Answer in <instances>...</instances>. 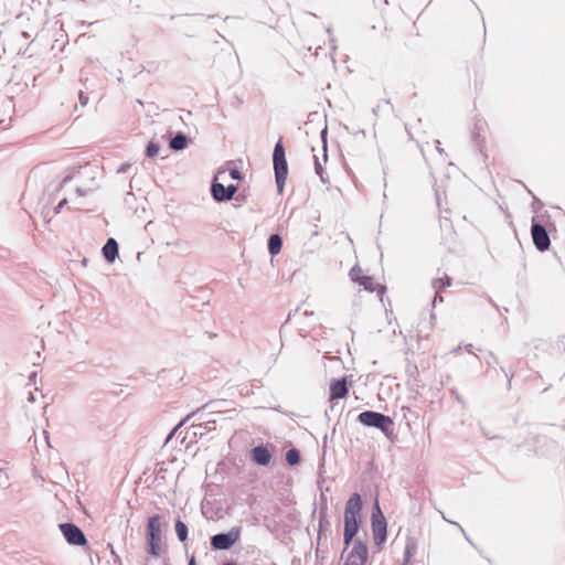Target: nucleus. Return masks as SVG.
<instances>
[{
    "label": "nucleus",
    "instance_id": "f257e3e1",
    "mask_svg": "<svg viewBox=\"0 0 565 565\" xmlns=\"http://www.w3.org/2000/svg\"><path fill=\"white\" fill-rule=\"evenodd\" d=\"M97 166L86 163L83 167L72 168L63 178L61 188H64L70 181L75 180V193L77 196H84L93 192L96 188Z\"/></svg>",
    "mask_w": 565,
    "mask_h": 565
},
{
    "label": "nucleus",
    "instance_id": "f03ea898",
    "mask_svg": "<svg viewBox=\"0 0 565 565\" xmlns=\"http://www.w3.org/2000/svg\"><path fill=\"white\" fill-rule=\"evenodd\" d=\"M362 510V499L359 493H353L345 503L344 509V533L343 542L347 547L353 542V537L358 533V516Z\"/></svg>",
    "mask_w": 565,
    "mask_h": 565
},
{
    "label": "nucleus",
    "instance_id": "7ed1b4c3",
    "mask_svg": "<svg viewBox=\"0 0 565 565\" xmlns=\"http://www.w3.org/2000/svg\"><path fill=\"white\" fill-rule=\"evenodd\" d=\"M358 419L365 426L379 428L385 436L393 433V419L382 413L365 411L359 414Z\"/></svg>",
    "mask_w": 565,
    "mask_h": 565
},
{
    "label": "nucleus",
    "instance_id": "20e7f679",
    "mask_svg": "<svg viewBox=\"0 0 565 565\" xmlns=\"http://www.w3.org/2000/svg\"><path fill=\"white\" fill-rule=\"evenodd\" d=\"M273 161L277 189L278 192L281 193L288 174V164L285 156V148L282 146L281 140H279L275 145Z\"/></svg>",
    "mask_w": 565,
    "mask_h": 565
},
{
    "label": "nucleus",
    "instance_id": "39448f33",
    "mask_svg": "<svg viewBox=\"0 0 565 565\" xmlns=\"http://www.w3.org/2000/svg\"><path fill=\"white\" fill-rule=\"evenodd\" d=\"M161 520L159 515H152L147 524V552L152 556L160 555Z\"/></svg>",
    "mask_w": 565,
    "mask_h": 565
},
{
    "label": "nucleus",
    "instance_id": "423d86ee",
    "mask_svg": "<svg viewBox=\"0 0 565 565\" xmlns=\"http://www.w3.org/2000/svg\"><path fill=\"white\" fill-rule=\"evenodd\" d=\"M349 547H344L341 557L344 559V565H364L369 557V552L366 545L356 540L352 544V548L348 551Z\"/></svg>",
    "mask_w": 565,
    "mask_h": 565
},
{
    "label": "nucleus",
    "instance_id": "0eeeda50",
    "mask_svg": "<svg viewBox=\"0 0 565 565\" xmlns=\"http://www.w3.org/2000/svg\"><path fill=\"white\" fill-rule=\"evenodd\" d=\"M241 539V527L234 526L226 533H218L211 537V545L214 550H230Z\"/></svg>",
    "mask_w": 565,
    "mask_h": 565
},
{
    "label": "nucleus",
    "instance_id": "6e6552de",
    "mask_svg": "<svg viewBox=\"0 0 565 565\" xmlns=\"http://www.w3.org/2000/svg\"><path fill=\"white\" fill-rule=\"evenodd\" d=\"M372 531L375 544L381 545L386 540V520L377 501L372 512Z\"/></svg>",
    "mask_w": 565,
    "mask_h": 565
},
{
    "label": "nucleus",
    "instance_id": "1a4fd4ad",
    "mask_svg": "<svg viewBox=\"0 0 565 565\" xmlns=\"http://www.w3.org/2000/svg\"><path fill=\"white\" fill-rule=\"evenodd\" d=\"M60 530L68 544L83 546L87 542L83 531L73 523H62Z\"/></svg>",
    "mask_w": 565,
    "mask_h": 565
},
{
    "label": "nucleus",
    "instance_id": "9d476101",
    "mask_svg": "<svg viewBox=\"0 0 565 565\" xmlns=\"http://www.w3.org/2000/svg\"><path fill=\"white\" fill-rule=\"evenodd\" d=\"M531 234L533 244L540 252L548 249L551 241L547 231L542 224L536 223L534 218L532 221Z\"/></svg>",
    "mask_w": 565,
    "mask_h": 565
},
{
    "label": "nucleus",
    "instance_id": "9b49d317",
    "mask_svg": "<svg viewBox=\"0 0 565 565\" xmlns=\"http://www.w3.org/2000/svg\"><path fill=\"white\" fill-rule=\"evenodd\" d=\"M349 388L347 385V380L339 379V380H332L330 383V401L333 402L334 399L343 398L348 395Z\"/></svg>",
    "mask_w": 565,
    "mask_h": 565
},
{
    "label": "nucleus",
    "instance_id": "f8f14e48",
    "mask_svg": "<svg viewBox=\"0 0 565 565\" xmlns=\"http://www.w3.org/2000/svg\"><path fill=\"white\" fill-rule=\"evenodd\" d=\"M252 459L259 466H267L273 456L271 452L265 446H256L250 451Z\"/></svg>",
    "mask_w": 565,
    "mask_h": 565
},
{
    "label": "nucleus",
    "instance_id": "ddd939ff",
    "mask_svg": "<svg viewBox=\"0 0 565 565\" xmlns=\"http://www.w3.org/2000/svg\"><path fill=\"white\" fill-rule=\"evenodd\" d=\"M103 255L109 263H113L118 255V244L115 238H108L103 247Z\"/></svg>",
    "mask_w": 565,
    "mask_h": 565
},
{
    "label": "nucleus",
    "instance_id": "4468645a",
    "mask_svg": "<svg viewBox=\"0 0 565 565\" xmlns=\"http://www.w3.org/2000/svg\"><path fill=\"white\" fill-rule=\"evenodd\" d=\"M211 194L216 202L227 201L225 186L216 180L211 185Z\"/></svg>",
    "mask_w": 565,
    "mask_h": 565
},
{
    "label": "nucleus",
    "instance_id": "2eb2a0df",
    "mask_svg": "<svg viewBox=\"0 0 565 565\" xmlns=\"http://www.w3.org/2000/svg\"><path fill=\"white\" fill-rule=\"evenodd\" d=\"M282 246V239L278 234H273L268 238V252L271 256L280 253Z\"/></svg>",
    "mask_w": 565,
    "mask_h": 565
},
{
    "label": "nucleus",
    "instance_id": "dca6fc26",
    "mask_svg": "<svg viewBox=\"0 0 565 565\" xmlns=\"http://www.w3.org/2000/svg\"><path fill=\"white\" fill-rule=\"evenodd\" d=\"M169 146L175 151L183 150L188 146V137L182 132H178L171 138Z\"/></svg>",
    "mask_w": 565,
    "mask_h": 565
},
{
    "label": "nucleus",
    "instance_id": "f3484780",
    "mask_svg": "<svg viewBox=\"0 0 565 565\" xmlns=\"http://www.w3.org/2000/svg\"><path fill=\"white\" fill-rule=\"evenodd\" d=\"M359 285L363 286V288L365 290L371 291V292H373L377 289L381 292H383V290H384V287L379 285L377 282H375L374 278L371 276H364Z\"/></svg>",
    "mask_w": 565,
    "mask_h": 565
},
{
    "label": "nucleus",
    "instance_id": "a211bd4d",
    "mask_svg": "<svg viewBox=\"0 0 565 565\" xmlns=\"http://www.w3.org/2000/svg\"><path fill=\"white\" fill-rule=\"evenodd\" d=\"M451 285V278L448 275H444V277H438L433 280V288L437 294H440L446 287Z\"/></svg>",
    "mask_w": 565,
    "mask_h": 565
},
{
    "label": "nucleus",
    "instance_id": "6ab92c4d",
    "mask_svg": "<svg viewBox=\"0 0 565 565\" xmlns=\"http://www.w3.org/2000/svg\"><path fill=\"white\" fill-rule=\"evenodd\" d=\"M174 529H175V533H177L178 539L181 542H185L186 539H188V526H186V524L184 522H182L181 520H178L175 522Z\"/></svg>",
    "mask_w": 565,
    "mask_h": 565
},
{
    "label": "nucleus",
    "instance_id": "aec40b11",
    "mask_svg": "<svg viewBox=\"0 0 565 565\" xmlns=\"http://www.w3.org/2000/svg\"><path fill=\"white\" fill-rule=\"evenodd\" d=\"M286 460L290 466L298 465L300 461V454L297 449L292 448L286 452Z\"/></svg>",
    "mask_w": 565,
    "mask_h": 565
},
{
    "label": "nucleus",
    "instance_id": "412c9836",
    "mask_svg": "<svg viewBox=\"0 0 565 565\" xmlns=\"http://www.w3.org/2000/svg\"><path fill=\"white\" fill-rule=\"evenodd\" d=\"M160 147L156 142H149L146 148V154L149 158H154L159 153Z\"/></svg>",
    "mask_w": 565,
    "mask_h": 565
},
{
    "label": "nucleus",
    "instance_id": "4be33fe9",
    "mask_svg": "<svg viewBox=\"0 0 565 565\" xmlns=\"http://www.w3.org/2000/svg\"><path fill=\"white\" fill-rule=\"evenodd\" d=\"M349 275H350V278H351L354 282H358V284H360V282H361V280H362V278L364 277V276L362 275V270H361V268H360V267H358V266H354L353 268H351V270H350Z\"/></svg>",
    "mask_w": 565,
    "mask_h": 565
},
{
    "label": "nucleus",
    "instance_id": "5701e85b",
    "mask_svg": "<svg viewBox=\"0 0 565 565\" xmlns=\"http://www.w3.org/2000/svg\"><path fill=\"white\" fill-rule=\"evenodd\" d=\"M315 170H316V173L319 175L320 180L323 183L327 182V180L323 177L322 164H321V162H320V160H319V158L317 156H315Z\"/></svg>",
    "mask_w": 565,
    "mask_h": 565
},
{
    "label": "nucleus",
    "instance_id": "b1692460",
    "mask_svg": "<svg viewBox=\"0 0 565 565\" xmlns=\"http://www.w3.org/2000/svg\"><path fill=\"white\" fill-rule=\"evenodd\" d=\"M225 190H226V195H227V201L231 200L234 194L237 192V185L235 184H230L227 186H225Z\"/></svg>",
    "mask_w": 565,
    "mask_h": 565
},
{
    "label": "nucleus",
    "instance_id": "393cba45",
    "mask_svg": "<svg viewBox=\"0 0 565 565\" xmlns=\"http://www.w3.org/2000/svg\"><path fill=\"white\" fill-rule=\"evenodd\" d=\"M230 177L233 180H239L242 178L241 172L237 169H232L230 171Z\"/></svg>",
    "mask_w": 565,
    "mask_h": 565
},
{
    "label": "nucleus",
    "instance_id": "a878e982",
    "mask_svg": "<svg viewBox=\"0 0 565 565\" xmlns=\"http://www.w3.org/2000/svg\"><path fill=\"white\" fill-rule=\"evenodd\" d=\"M412 550H414V546H411V544H407L406 545V550H405V559L407 561L411 555H412Z\"/></svg>",
    "mask_w": 565,
    "mask_h": 565
},
{
    "label": "nucleus",
    "instance_id": "bb28decb",
    "mask_svg": "<svg viewBox=\"0 0 565 565\" xmlns=\"http://www.w3.org/2000/svg\"><path fill=\"white\" fill-rule=\"evenodd\" d=\"M443 297L440 296V294H437L435 295L434 297V300H433V305L436 306V303L439 301V302H443Z\"/></svg>",
    "mask_w": 565,
    "mask_h": 565
},
{
    "label": "nucleus",
    "instance_id": "cd10ccee",
    "mask_svg": "<svg viewBox=\"0 0 565 565\" xmlns=\"http://www.w3.org/2000/svg\"><path fill=\"white\" fill-rule=\"evenodd\" d=\"M79 100H81L82 105H86L88 102V98L86 96H84L83 92H81V94H79Z\"/></svg>",
    "mask_w": 565,
    "mask_h": 565
},
{
    "label": "nucleus",
    "instance_id": "c85d7f7f",
    "mask_svg": "<svg viewBox=\"0 0 565 565\" xmlns=\"http://www.w3.org/2000/svg\"><path fill=\"white\" fill-rule=\"evenodd\" d=\"M66 202H67V199H66V198H64V199L58 203V205H57V207H56L57 212L60 211V209H61L62 206H64V204H65Z\"/></svg>",
    "mask_w": 565,
    "mask_h": 565
},
{
    "label": "nucleus",
    "instance_id": "c756f323",
    "mask_svg": "<svg viewBox=\"0 0 565 565\" xmlns=\"http://www.w3.org/2000/svg\"><path fill=\"white\" fill-rule=\"evenodd\" d=\"M8 480H9V477H8V475H6L4 480L0 481V484L3 487H8Z\"/></svg>",
    "mask_w": 565,
    "mask_h": 565
},
{
    "label": "nucleus",
    "instance_id": "7c9ffc66",
    "mask_svg": "<svg viewBox=\"0 0 565 565\" xmlns=\"http://www.w3.org/2000/svg\"><path fill=\"white\" fill-rule=\"evenodd\" d=\"M327 145L326 142L323 143V161H327Z\"/></svg>",
    "mask_w": 565,
    "mask_h": 565
},
{
    "label": "nucleus",
    "instance_id": "2f4dec72",
    "mask_svg": "<svg viewBox=\"0 0 565 565\" xmlns=\"http://www.w3.org/2000/svg\"><path fill=\"white\" fill-rule=\"evenodd\" d=\"M129 167V164H122L119 169H118V172H125L126 169Z\"/></svg>",
    "mask_w": 565,
    "mask_h": 565
},
{
    "label": "nucleus",
    "instance_id": "473e14b6",
    "mask_svg": "<svg viewBox=\"0 0 565 565\" xmlns=\"http://www.w3.org/2000/svg\"><path fill=\"white\" fill-rule=\"evenodd\" d=\"M466 351H467L468 353H472V344H467V345H466Z\"/></svg>",
    "mask_w": 565,
    "mask_h": 565
},
{
    "label": "nucleus",
    "instance_id": "72a5a7b5",
    "mask_svg": "<svg viewBox=\"0 0 565 565\" xmlns=\"http://www.w3.org/2000/svg\"><path fill=\"white\" fill-rule=\"evenodd\" d=\"M29 402L33 403L35 402V397H34V394L33 393H30V396H29Z\"/></svg>",
    "mask_w": 565,
    "mask_h": 565
},
{
    "label": "nucleus",
    "instance_id": "f704fd0d",
    "mask_svg": "<svg viewBox=\"0 0 565 565\" xmlns=\"http://www.w3.org/2000/svg\"><path fill=\"white\" fill-rule=\"evenodd\" d=\"M177 428H178V427H175V428H174V429L169 434V436H168V438H167V443L172 438V436H173L174 431L177 430Z\"/></svg>",
    "mask_w": 565,
    "mask_h": 565
},
{
    "label": "nucleus",
    "instance_id": "c9c22d12",
    "mask_svg": "<svg viewBox=\"0 0 565 565\" xmlns=\"http://www.w3.org/2000/svg\"><path fill=\"white\" fill-rule=\"evenodd\" d=\"M189 565H196V564H195V559H194V557H192V558L189 561Z\"/></svg>",
    "mask_w": 565,
    "mask_h": 565
},
{
    "label": "nucleus",
    "instance_id": "e433bc0d",
    "mask_svg": "<svg viewBox=\"0 0 565 565\" xmlns=\"http://www.w3.org/2000/svg\"><path fill=\"white\" fill-rule=\"evenodd\" d=\"M224 173H225V171H224V170H218L217 175H216V179H217L220 175L224 174Z\"/></svg>",
    "mask_w": 565,
    "mask_h": 565
},
{
    "label": "nucleus",
    "instance_id": "4c0bfd02",
    "mask_svg": "<svg viewBox=\"0 0 565 565\" xmlns=\"http://www.w3.org/2000/svg\"><path fill=\"white\" fill-rule=\"evenodd\" d=\"M460 351V347H457L456 349H454V353H458Z\"/></svg>",
    "mask_w": 565,
    "mask_h": 565
},
{
    "label": "nucleus",
    "instance_id": "58836bf2",
    "mask_svg": "<svg viewBox=\"0 0 565 565\" xmlns=\"http://www.w3.org/2000/svg\"><path fill=\"white\" fill-rule=\"evenodd\" d=\"M224 565H236V564H235V563H233V562H227V563H225Z\"/></svg>",
    "mask_w": 565,
    "mask_h": 565
}]
</instances>
